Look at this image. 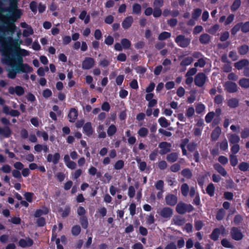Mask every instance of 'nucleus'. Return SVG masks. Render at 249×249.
I'll list each match as a JSON object with an SVG mask.
<instances>
[{"mask_svg": "<svg viewBox=\"0 0 249 249\" xmlns=\"http://www.w3.org/2000/svg\"><path fill=\"white\" fill-rule=\"evenodd\" d=\"M243 220V217L240 214H237L233 219V222L235 225H239Z\"/></svg>", "mask_w": 249, "mask_h": 249, "instance_id": "56", "label": "nucleus"}, {"mask_svg": "<svg viewBox=\"0 0 249 249\" xmlns=\"http://www.w3.org/2000/svg\"><path fill=\"white\" fill-rule=\"evenodd\" d=\"M159 146L161 148L160 154L161 155L165 154L170 151L171 144L167 142H161Z\"/></svg>", "mask_w": 249, "mask_h": 249, "instance_id": "11", "label": "nucleus"}, {"mask_svg": "<svg viewBox=\"0 0 249 249\" xmlns=\"http://www.w3.org/2000/svg\"><path fill=\"white\" fill-rule=\"evenodd\" d=\"M163 186L164 182L162 180H158L155 184L156 188L159 191L163 190Z\"/></svg>", "mask_w": 249, "mask_h": 249, "instance_id": "61", "label": "nucleus"}, {"mask_svg": "<svg viewBox=\"0 0 249 249\" xmlns=\"http://www.w3.org/2000/svg\"><path fill=\"white\" fill-rule=\"evenodd\" d=\"M133 21V18L132 16H129L126 18L122 22V26L124 29L129 28Z\"/></svg>", "mask_w": 249, "mask_h": 249, "instance_id": "17", "label": "nucleus"}, {"mask_svg": "<svg viewBox=\"0 0 249 249\" xmlns=\"http://www.w3.org/2000/svg\"><path fill=\"white\" fill-rule=\"evenodd\" d=\"M163 5V0H155L153 2L154 8H160Z\"/></svg>", "mask_w": 249, "mask_h": 249, "instance_id": "59", "label": "nucleus"}, {"mask_svg": "<svg viewBox=\"0 0 249 249\" xmlns=\"http://www.w3.org/2000/svg\"><path fill=\"white\" fill-rule=\"evenodd\" d=\"M219 29V26L217 24H215L212 26L208 29V32L211 34H214Z\"/></svg>", "mask_w": 249, "mask_h": 249, "instance_id": "63", "label": "nucleus"}, {"mask_svg": "<svg viewBox=\"0 0 249 249\" xmlns=\"http://www.w3.org/2000/svg\"><path fill=\"white\" fill-rule=\"evenodd\" d=\"M116 132V128L113 124H111L107 130V133L108 136H112Z\"/></svg>", "mask_w": 249, "mask_h": 249, "instance_id": "49", "label": "nucleus"}, {"mask_svg": "<svg viewBox=\"0 0 249 249\" xmlns=\"http://www.w3.org/2000/svg\"><path fill=\"white\" fill-rule=\"evenodd\" d=\"M211 37L207 34H203L199 36V40L201 44H207L210 42Z\"/></svg>", "mask_w": 249, "mask_h": 249, "instance_id": "18", "label": "nucleus"}, {"mask_svg": "<svg viewBox=\"0 0 249 249\" xmlns=\"http://www.w3.org/2000/svg\"><path fill=\"white\" fill-rule=\"evenodd\" d=\"M241 31L243 33H248L249 32V21L245 23L241 22Z\"/></svg>", "mask_w": 249, "mask_h": 249, "instance_id": "46", "label": "nucleus"}, {"mask_svg": "<svg viewBox=\"0 0 249 249\" xmlns=\"http://www.w3.org/2000/svg\"><path fill=\"white\" fill-rule=\"evenodd\" d=\"M227 105L231 108H236L239 106V100L235 98L230 99L227 101Z\"/></svg>", "mask_w": 249, "mask_h": 249, "instance_id": "21", "label": "nucleus"}, {"mask_svg": "<svg viewBox=\"0 0 249 249\" xmlns=\"http://www.w3.org/2000/svg\"><path fill=\"white\" fill-rule=\"evenodd\" d=\"M227 137L231 144H237L240 141V137L236 134H229Z\"/></svg>", "mask_w": 249, "mask_h": 249, "instance_id": "16", "label": "nucleus"}, {"mask_svg": "<svg viewBox=\"0 0 249 249\" xmlns=\"http://www.w3.org/2000/svg\"><path fill=\"white\" fill-rule=\"evenodd\" d=\"M81 231V228L79 225H75L71 229V233L74 236L78 235Z\"/></svg>", "mask_w": 249, "mask_h": 249, "instance_id": "44", "label": "nucleus"}, {"mask_svg": "<svg viewBox=\"0 0 249 249\" xmlns=\"http://www.w3.org/2000/svg\"><path fill=\"white\" fill-rule=\"evenodd\" d=\"M175 42L181 48L187 47L191 42L190 38L186 37L185 36L180 35L175 38Z\"/></svg>", "mask_w": 249, "mask_h": 249, "instance_id": "4", "label": "nucleus"}, {"mask_svg": "<svg viewBox=\"0 0 249 249\" xmlns=\"http://www.w3.org/2000/svg\"><path fill=\"white\" fill-rule=\"evenodd\" d=\"M238 84L240 87L244 89L249 88V78H242L238 81Z\"/></svg>", "mask_w": 249, "mask_h": 249, "instance_id": "23", "label": "nucleus"}, {"mask_svg": "<svg viewBox=\"0 0 249 249\" xmlns=\"http://www.w3.org/2000/svg\"><path fill=\"white\" fill-rule=\"evenodd\" d=\"M59 212H62L61 216L63 217H66L68 216L70 213V208L68 206H66L63 210L62 208L58 209Z\"/></svg>", "mask_w": 249, "mask_h": 249, "instance_id": "32", "label": "nucleus"}, {"mask_svg": "<svg viewBox=\"0 0 249 249\" xmlns=\"http://www.w3.org/2000/svg\"><path fill=\"white\" fill-rule=\"evenodd\" d=\"M95 61L91 57H86L82 62V69L84 70H89L92 68L94 65Z\"/></svg>", "mask_w": 249, "mask_h": 249, "instance_id": "9", "label": "nucleus"}, {"mask_svg": "<svg viewBox=\"0 0 249 249\" xmlns=\"http://www.w3.org/2000/svg\"><path fill=\"white\" fill-rule=\"evenodd\" d=\"M205 106L202 104H198L196 107V112L198 114H200L205 109Z\"/></svg>", "mask_w": 249, "mask_h": 249, "instance_id": "60", "label": "nucleus"}, {"mask_svg": "<svg viewBox=\"0 0 249 249\" xmlns=\"http://www.w3.org/2000/svg\"><path fill=\"white\" fill-rule=\"evenodd\" d=\"M241 136L243 139H245L249 137V128H244V129L241 132Z\"/></svg>", "mask_w": 249, "mask_h": 249, "instance_id": "64", "label": "nucleus"}, {"mask_svg": "<svg viewBox=\"0 0 249 249\" xmlns=\"http://www.w3.org/2000/svg\"><path fill=\"white\" fill-rule=\"evenodd\" d=\"M221 244L225 248H233V246L227 239H223L221 240Z\"/></svg>", "mask_w": 249, "mask_h": 249, "instance_id": "48", "label": "nucleus"}, {"mask_svg": "<svg viewBox=\"0 0 249 249\" xmlns=\"http://www.w3.org/2000/svg\"><path fill=\"white\" fill-rule=\"evenodd\" d=\"M241 29V24L239 23L236 24L231 29V33L232 35H234L240 30Z\"/></svg>", "mask_w": 249, "mask_h": 249, "instance_id": "62", "label": "nucleus"}, {"mask_svg": "<svg viewBox=\"0 0 249 249\" xmlns=\"http://www.w3.org/2000/svg\"><path fill=\"white\" fill-rule=\"evenodd\" d=\"M193 58L191 57H187L185 58L180 63L181 66H187L192 63Z\"/></svg>", "mask_w": 249, "mask_h": 249, "instance_id": "47", "label": "nucleus"}, {"mask_svg": "<svg viewBox=\"0 0 249 249\" xmlns=\"http://www.w3.org/2000/svg\"><path fill=\"white\" fill-rule=\"evenodd\" d=\"M7 71L9 72L7 76L9 78L11 79H14L16 76L17 73H18L16 70V67L15 69L13 68L11 70L8 69Z\"/></svg>", "mask_w": 249, "mask_h": 249, "instance_id": "45", "label": "nucleus"}, {"mask_svg": "<svg viewBox=\"0 0 249 249\" xmlns=\"http://www.w3.org/2000/svg\"><path fill=\"white\" fill-rule=\"evenodd\" d=\"M15 93L18 96H21L23 95L24 93V89L21 86H16L15 87Z\"/></svg>", "mask_w": 249, "mask_h": 249, "instance_id": "57", "label": "nucleus"}, {"mask_svg": "<svg viewBox=\"0 0 249 249\" xmlns=\"http://www.w3.org/2000/svg\"><path fill=\"white\" fill-rule=\"evenodd\" d=\"M201 12L202 10L200 9H195L192 14V18L195 19H197L200 16Z\"/></svg>", "mask_w": 249, "mask_h": 249, "instance_id": "43", "label": "nucleus"}, {"mask_svg": "<svg viewBox=\"0 0 249 249\" xmlns=\"http://www.w3.org/2000/svg\"><path fill=\"white\" fill-rule=\"evenodd\" d=\"M241 5L240 0H235L231 6V9L232 11H235Z\"/></svg>", "mask_w": 249, "mask_h": 249, "instance_id": "39", "label": "nucleus"}, {"mask_svg": "<svg viewBox=\"0 0 249 249\" xmlns=\"http://www.w3.org/2000/svg\"><path fill=\"white\" fill-rule=\"evenodd\" d=\"M173 222L176 225L182 226L185 223V220L184 218L180 216L176 215L173 219Z\"/></svg>", "mask_w": 249, "mask_h": 249, "instance_id": "22", "label": "nucleus"}, {"mask_svg": "<svg viewBox=\"0 0 249 249\" xmlns=\"http://www.w3.org/2000/svg\"><path fill=\"white\" fill-rule=\"evenodd\" d=\"M231 235L233 239L236 241L240 240L243 237L241 230L236 227H232L231 229Z\"/></svg>", "mask_w": 249, "mask_h": 249, "instance_id": "8", "label": "nucleus"}, {"mask_svg": "<svg viewBox=\"0 0 249 249\" xmlns=\"http://www.w3.org/2000/svg\"><path fill=\"white\" fill-rule=\"evenodd\" d=\"M207 77L203 72L198 73L195 76L194 82L196 85L202 87L206 82Z\"/></svg>", "mask_w": 249, "mask_h": 249, "instance_id": "5", "label": "nucleus"}, {"mask_svg": "<svg viewBox=\"0 0 249 249\" xmlns=\"http://www.w3.org/2000/svg\"><path fill=\"white\" fill-rule=\"evenodd\" d=\"M176 210L179 214H183L187 212H192L194 210V208L191 204L180 202L177 204Z\"/></svg>", "mask_w": 249, "mask_h": 249, "instance_id": "3", "label": "nucleus"}, {"mask_svg": "<svg viewBox=\"0 0 249 249\" xmlns=\"http://www.w3.org/2000/svg\"><path fill=\"white\" fill-rule=\"evenodd\" d=\"M225 211L223 209H220L217 213L216 216V219L218 220H222L223 218V217L225 215Z\"/></svg>", "mask_w": 249, "mask_h": 249, "instance_id": "55", "label": "nucleus"}, {"mask_svg": "<svg viewBox=\"0 0 249 249\" xmlns=\"http://www.w3.org/2000/svg\"><path fill=\"white\" fill-rule=\"evenodd\" d=\"M138 133L141 137H145L148 133V130L145 127H141L138 131Z\"/></svg>", "mask_w": 249, "mask_h": 249, "instance_id": "42", "label": "nucleus"}, {"mask_svg": "<svg viewBox=\"0 0 249 249\" xmlns=\"http://www.w3.org/2000/svg\"><path fill=\"white\" fill-rule=\"evenodd\" d=\"M230 161L231 164L232 166H236L238 163V159L237 157L233 154L230 155Z\"/></svg>", "mask_w": 249, "mask_h": 249, "instance_id": "41", "label": "nucleus"}, {"mask_svg": "<svg viewBox=\"0 0 249 249\" xmlns=\"http://www.w3.org/2000/svg\"><path fill=\"white\" fill-rule=\"evenodd\" d=\"M158 122L160 124V125L162 127L166 128L169 126L170 125V122H169L164 117L160 118Z\"/></svg>", "mask_w": 249, "mask_h": 249, "instance_id": "30", "label": "nucleus"}, {"mask_svg": "<svg viewBox=\"0 0 249 249\" xmlns=\"http://www.w3.org/2000/svg\"><path fill=\"white\" fill-rule=\"evenodd\" d=\"M33 244L32 239L27 238L26 239H21L18 242L19 246L22 248H26L31 246Z\"/></svg>", "mask_w": 249, "mask_h": 249, "instance_id": "14", "label": "nucleus"}, {"mask_svg": "<svg viewBox=\"0 0 249 249\" xmlns=\"http://www.w3.org/2000/svg\"><path fill=\"white\" fill-rule=\"evenodd\" d=\"M12 60L13 63L12 64L7 62L6 60V63H8L9 65H10L12 67L14 66L15 64L16 63L17 65L15 66L16 70L17 71V72H18V73H20L21 72L29 73L33 71V68L32 67H30L27 64L23 63L22 57L21 56V54L19 52H18L16 53V57L15 58V59L14 60L12 58Z\"/></svg>", "mask_w": 249, "mask_h": 249, "instance_id": "2", "label": "nucleus"}, {"mask_svg": "<svg viewBox=\"0 0 249 249\" xmlns=\"http://www.w3.org/2000/svg\"><path fill=\"white\" fill-rule=\"evenodd\" d=\"M49 211L48 209L46 208H44L43 209H39L37 210L34 216L36 217H39L41 215L43 214H46L48 213Z\"/></svg>", "mask_w": 249, "mask_h": 249, "instance_id": "29", "label": "nucleus"}, {"mask_svg": "<svg viewBox=\"0 0 249 249\" xmlns=\"http://www.w3.org/2000/svg\"><path fill=\"white\" fill-rule=\"evenodd\" d=\"M206 64V61L203 58L198 59L197 61L194 64L195 67H203Z\"/></svg>", "mask_w": 249, "mask_h": 249, "instance_id": "50", "label": "nucleus"}, {"mask_svg": "<svg viewBox=\"0 0 249 249\" xmlns=\"http://www.w3.org/2000/svg\"><path fill=\"white\" fill-rule=\"evenodd\" d=\"M13 13V18H15L14 20H13V22H11L9 21V20L7 19L8 22L9 23H14V22L17 19L20 18V16L21 15V11L20 9H17L16 10H15L14 11L12 12Z\"/></svg>", "mask_w": 249, "mask_h": 249, "instance_id": "31", "label": "nucleus"}, {"mask_svg": "<svg viewBox=\"0 0 249 249\" xmlns=\"http://www.w3.org/2000/svg\"><path fill=\"white\" fill-rule=\"evenodd\" d=\"M171 36V34L167 32H163L161 33L158 36V39L160 40H163L169 38Z\"/></svg>", "mask_w": 249, "mask_h": 249, "instance_id": "37", "label": "nucleus"}, {"mask_svg": "<svg viewBox=\"0 0 249 249\" xmlns=\"http://www.w3.org/2000/svg\"><path fill=\"white\" fill-rule=\"evenodd\" d=\"M80 222L84 229H87L88 227V219L86 216H83L80 218Z\"/></svg>", "mask_w": 249, "mask_h": 249, "instance_id": "40", "label": "nucleus"}, {"mask_svg": "<svg viewBox=\"0 0 249 249\" xmlns=\"http://www.w3.org/2000/svg\"><path fill=\"white\" fill-rule=\"evenodd\" d=\"M249 65V61L246 59H242L234 63V66L238 70H241L246 66Z\"/></svg>", "mask_w": 249, "mask_h": 249, "instance_id": "15", "label": "nucleus"}, {"mask_svg": "<svg viewBox=\"0 0 249 249\" xmlns=\"http://www.w3.org/2000/svg\"><path fill=\"white\" fill-rule=\"evenodd\" d=\"M77 111L74 108H71L68 114L70 122L73 123L77 119Z\"/></svg>", "mask_w": 249, "mask_h": 249, "instance_id": "19", "label": "nucleus"}, {"mask_svg": "<svg viewBox=\"0 0 249 249\" xmlns=\"http://www.w3.org/2000/svg\"><path fill=\"white\" fill-rule=\"evenodd\" d=\"M206 190L207 193L208 194L211 196H213L215 190L214 185L212 183H210L206 188Z\"/></svg>", "mask_w": 249, "mask_h": 249, "instance_id": "33", "label": "nucleus"}, {"mask_svg": "<svg viewBox=\"0 0 249 249\" xmlns=\"http://www.w3.org/2000/svg\"><path fill=\"white\" fill-rule=\"evenodd\" d=\"M249 47L247 45H243L238 48V51L241 55H245L249 52Z\"/></svg>", "mask_w": 249, "mask_h": 249, "instance_id": "28", "label": "nucleus"}, {"mask_svg": "<svg viewBox=\"0 0 249 249\" xmlns=\"http://www.w3.org/2000/svg\"><path fill=\"white\" fill-rule=\"evenodd\" d=\"M221 133V128L219 126L216 127L211 134V139L213 141H216Z\"/></svg>", "mask_w": 249, "mask_h": 249, "instance_id": "20", "label": "nucleus"}, {"mask_svg": "<svg viewBox=\"0 0 249 249\" xmlns=\"http://www.w3.org/2000/svg\"><path fill=\"white\" fill-rule=\"evenodd\" d=\"M214 112H209L205 117V121L207 123H210L214 116Z\"/></svg>", "mask_w": 249, "mask_h": 249, "instance_id": "58", "label": "nucleus"}, {"mask_svg": "<svg viewBox=\"0 0 249 249\" xmlns=\"http://www.w3.org/2000/svg\"><path fill=\"white\" fill-rule=\"evenodd\" d=\"M121 44L124 49H128L130 45V42L126 38H124L121 40Z\"/></svg>", "mask_w": 249, "mask_h": 249, "instance_id": "51", "label": "nucleus"}, {"mask_svg": "<svg viewBox=\"0 0 249 249\" xmlns=\"http://www.w3.org/2000/svg\"><path fill=\"white\" fill-rule=\"evenodd\" d=\"M0 134L8 137L11 134V130L8 127L3 128L0 127Z\"/></svg>", "mask_w": 249, "mask_h": 249, "instance_id": "34", "label": "nucleus"}, {"mask_svg": "<svg viewBox=\"0 0 249 249\" xmlns=\"http://www.w3.org/2000/svg\"><path fill=\"white\" fill-rule=\"evenodd\" d=\"M214 168L222 176H225L227 175V172L225 169L219 164L216 163L214 165Z\"/></svg>", "mask_w": 249, "mask_h": 249, "instance_id": "26", "label": "nucleus"}, {"mask_svg": "<svg viewBox=\"0 0 249 249\" xmlns=\"http://www.w3.org/2000/svg\"><path fill=\"white\" fill-rule=\"evenodd\" d=\"M225 231V229L223 227H221L220 228L215 229L211 234V238L213 240L216 241L218 239L219 234L223 233Z\"/></svg>", "mask_w": 249, "mask_h": 249, "instance_id": "12", "label": "nucleus"}, {"mask_svg": "<svg viewBox=\"0 0 249 249\" xmlns=\"http://www.w3.org/2000/svg\"><path fill=\"white\" fill-rule=\"evenodd\" d=\"M228 144L227 140L225 139L220 143V148L221 150L225 151L227 149Z\"/></svg>", "mask_w": 249, "mask_h": 249, "instance_id": "53", "label": "nucleus"}, {"mask_svg": "<svg viewBox=\"0 0 249 249\" xmlns=\"http://www.w3.org/2000/svg\"><path fill=\"white\" fill-rule=\"evenodd\" d=\"M178 158V154L176 152L171 153L166 156V160L170 162H175Z\"/></svg>", "mask_w": 249, "mask_h": 249, "instance_id": "25", "label": "nucleus"}, {"mask_svg": "<svg viewBox=\"0 0 249 249\" xmlns=\"http://www.w3.org/2000/svg\"><path fill=\"white\" fill-rule=\"evenodd\" d=\"M238 168L242 171H247L249 169V163L246 162H242L239 164Z\"/></svg>", "mask_w": 249, "mask_h": 249, "instance_id": "35", "label": "nucleus"}, {"mask_svg": "<svg viewBox=\"0 0 249 249\" xmlns=\"http://www.w3.org/2000/svg\"><path fill=\"white\" fill-rule=\"evenodd\" d=\"M166 203L169 206H173L178 202V197L173 194H168L165 196Z\"/></svg>", "mask_w": 249, "mask_h": 249, "instance_id": "10", "label": "nucleus"}, {"mask_svg": "<svg viewBox=\"0 0 249 249\" xmlns=\"http://www.w3.org/2000/svg\"><path fill=\"white\" fill-rule=\"evenodd\" d=\"M133 13L136 14H139L141 13V6L139 4H134L133 5Z\"/></svg>", "mask_w": 249, "mask_h": 249, "instance_id": "54", "label": "nucleus"}, {"mask_svg": "<svg viewBox=\"0 0 249 249\" xmlns=\"http://www.w3.org/2000/svg\"><path fill=\"white\" fill-rule=\"evenodd\" d=\"M2 20L4 24L0 26V43L2 54L5 56V60L12 64V44L13 41L12 36L15 32L16 26L14 23H9L7 18L4 17H2Z\"/></svg>", "mask_w": 249, "mask_h": 249, "instance_id": "1", "label": "nucleus"}, {"mask_svg": "<svg viewBox=\"0 0 249 249\" xmlns=\"http://www.w3.org/2000/svg\"><path fill=\"white\" fill-rule=\"evenodd\" d=\"M34 34V31L31 27H28L27 29H25L23 32V36L25 37H27L30 35H32Z\"/></svg>", "mask_w": 249, "mask_h": 249, "instance_id": "52", "label": "nucleus"}, {"mask_svg": "<svg viewBox=\"0 0 249 249\" xmlns=\"http://www.w3.org/2000/svg\"><path fill=\"white\" fill-rule=\"evenodd\" d=\"M224 87L225 90L229 93H234L238 91V86L235 83L227 81L224 84Z\"/></svg>", "mask_w": 249, "mask_h": 249, "instance_id": "7", "label": "nucleus"}, {"mask_svg": "<svg viewBox=\"0 0 249 249\" xmlns=\"http://www.w3.org/2000/svg\"><path fill=\"white\" fill-rule=\"evenodd\" d=\"M180 189L182 195L184 196H187L189 190L188 185L186 183H184L181 185Z\"/></svg>", "mask_w": 249, "mask_h": 249, "instance_id": "38", "label": "nucleus"}, {"mask_svg": "<svg viewBox=\"0 0 249 249\" xmlns=\"http://www.w3.org/2000/svg\"><path fill=\"white\" fill-rule=\"evenodd\" d=\"M83 129L85 133L88 136L92 134L93 130L90 123H86L83 126Z\"/></svg>", "mask_w": 249, "mask_h": 249, "instance_id": "24", "label": "nucleus"}, {"mask_svg": "<svg viewBox=\"0 0 249 249\" xmlns=\"http://www.w3.org/2000/svg\"><path fill=\"white\" fill-rule=\"evenodd\" d=\"M181 175L187 178H191L192 173L189 168H185L181 171Z\"/></svg>", "mask_w": 249, "mask_h": 249, "instance_id": "36", "label": "nucleus"}, {"mask_svg": "<svg viewBox=\"0 0 249 249\" xmlns=\"http://www.w3.org/2000/svg\"><path fill=\"white\" fill-rule=\"evenodd\" d=\"M60 158V154L58 153H55L53 155L51 154H49L47 159L48 162H53L54 164H56L58 163Z\"/></svg>", "mask_w": 249, "mask_h": 249, "instance_id": "13", "label": "nucleus"}, {"mask_svg": "<svg viewBox=\"0 0 249 249\" xmlns=\"http://www.w3.org/2000/svg\"><path fill=\"white\" fill-rule=\"evenodd\" d=\"M10 1V6L8 9V11L11 12L18 9V1L17 0H9Z\"/></svg>", "mask_w": 249, "mask_h": 249, "instance_id": "27", "label": "nucleus"}, {"mask_svg": "<svg viewBox=\"0 0 249 249\" xmlns=\"http://www.w3.org/2000/svg\"><path fill=\"white\" fill-rule=\"evenodd\" d=\"M159 214L164 219H170L173 214V210L169 207H164L160 210Z\"/></svg>", "mask_w": 249, "mask_h": 249, "instance_id": "6", "label": "nucleus"}]
</instances>
